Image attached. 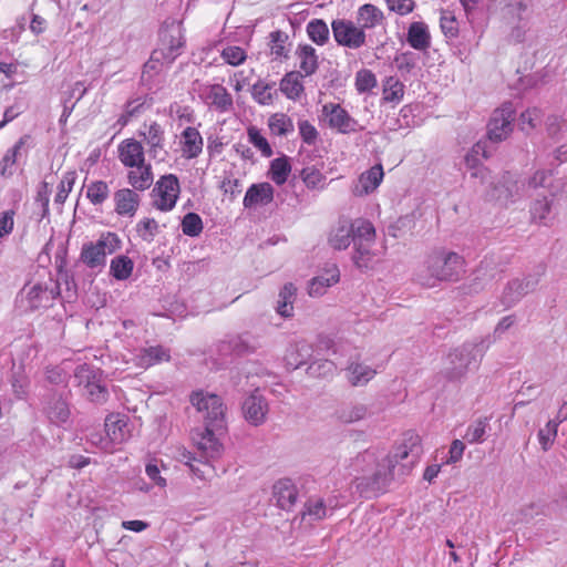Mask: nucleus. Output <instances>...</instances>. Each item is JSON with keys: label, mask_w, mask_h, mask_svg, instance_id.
<instances>
[{"label": "nucleus", "mask_w": 567, "mask_h": 567, "mask_svg": "<svg viewBox=\"0 0 567 567\" xmlns=\"http://www.w3.org/2000/svg\"><path fill=\"white\" fill-rule=\"evenodd\" d=\"M421 453V439L413 432H406L382 462L375 450L359 453L350 463L355 489L367 498L383 493L392 481L412 471Z\"/></svg>", "instance_id": "obj_1"}, {"label": "nucleus", "mask_w": 567, "mask_h": 567, "mask_svg": "<svg viewBox=\"0 0 567 567\" xmlns=\"http://www.w3.org/2000/svg\"><path fill=\"white\" fill-rule=\"evenodd\" d=\"M464 258L444 248L433 250L419 270L417 281L425 287H434L440 281H457L465 272Z\"/></svg>", "instance_id": "obj_2"}, {"label": "nucleus", "mask_w": 567, "mask_h": 567, "mask_svg": "<svg viewBox=\"0 0 567 567\" xmlns=\"http://www.w3.org/2000/svg\"><path fill=\"white\" fill-rule=\"evenodd\" d=\"M484 354L483 342L464 343L446 355L442 369L443 375L450 381H458L467 372L478 368Z\"/></svg>", "instance_id": "obj_3"}, {"label": "nucleus", "mask_w": 567, "mask_h": 567, "mask_svg": "<svg viewBox=\"0 0 567 567\" xmlns=\"http://www.w3.org/2000/svg\"><path fill=\"white\" fill-rule=\"evenodd\" d=\"M122 239L116 233H102L95 241L82 245L80 261L92 270L101 271L106 266V257L122 248Z\"/></svg>", "instance_id": "obj_4"}, {"label": "nucleus", "mask_w": 567, "mask_h": 567, "mask_svg": "<svg viewBox=\"0 0 567 567\" xmlns=\"http://www.w3.org/2000/svg\"><path fill=\"white\" fill-rule=\"evenodd\" d=\"M60 293L59 282L49 274L45 280L25 284L19 297L25 311H35L51 307Z\"/></svg>", "instance_id": "obj_5"}, {"label": "nucleus", "mask_w": 567, "mask_h": 567, "mask_svg": "<svg viewBox=\"0 0 567 567\" xmlns=\"http://www.w3.org/2000/svg\"><path fill=\"white\" fill-rule=\"evenodd\" d=\"M352 243L354 246L353 261L357 267L368 269L372 259L371 246L375 239V229L371 221L358 218L350 225Z\"/></svg>", "instance_id": "obj_6"}, {"label": "nucleus", "mask_w": 567, "mask_h": 567, "mask_svg": "<svg viewBox=\"0 0 567 567\" xmlns=\"http://www.w3.org/2000/svg\"><path fill=\"white\" fill-rule=\"evenodd\" d=\"M524 188L525 184L518 179L516 174L505 172L496 182L491 183L487 195L491 199L507 206L523 197Z\"/></svg>", "instance_id": "obj_7"}, {"label": "nucleus", "mask_w": 567, "mask_h": 567, "mask_svg": "<svg viewBox=\"0 0 567 567\" xmlns=\"http://www.w3.org/2000/svg\"><path fill=\"white\" fill-rule=\"evenodd\" d=\"M515 120V107L512 102H505L496 109L487 124V140L492 143H499L506 140L513 131Z\"/></svg>", "instance_id": "obj_8"}, {"label": "nucleus", "mask_w": 567, "mask_h": 567, "mask_svg": "<svg viewBox=\"0 0 567 567\" xmlns=\"http://www.w3.org/2000/svg\"><path fill=\"white\" fill-rule=\"evenodd\" d=\"M181 193L179 181L176 175L162 176L152 189L153 206L162 212L172 210Z\"/></svg>", "instance_id": "obj_9"}, {"label": "nucleus", "mask_w": 567, "mask_h": 567, "mask_svg": "<svg viewBox=\"0 0 567 567\" xmlns=\"http://www.w3.org/2000/svg\"><path fill=\"white\" fill-rule=\"evenodd\" d=\"M41 411L51 424L61 426L65 424L71 416L65 392L59 390H49L41 400Z\"/></svg>", "instance_id": "obj_10"}, {"label": "nucleus", "mask_w": 567, "mask_h": 567, "mask_svg": "<svg viewBox=\"0 0 567 567\" xmlns=\"http://www.w3.org/2000/svg\"><path fill=\"white\" fill-rule=\"evenodd\" d=\"M192 404L203 414L204 423L214 425L224 424L225 408L219 395L204 391L194 392L190 395Z\"/></svg>", "instance_id": "obj_11"}, {"label": "nucleus", "mask_w": 567, "mask_h": 567, "mask_svg": "<svg viewBox=\"0 0 567 567\" xmlns=\"http://www.w3.org/2000/svg\"><path fill=\"white\" fill-rule=\"evenodd\" d=\"M224 427L223 425H214L212 422L204 423L202 427H197L192 433V440L197 449L207 458H217L221 455L223 444L217 437Z\"/></svg>", "instance_id": "obj_12"}, {"label": "nucleus", "mask_w": 567, "mask_h": 567, "mask_svg": "<svg viewBox=\"0 0 567 567\" xmlns=\"http://www.w3.org/2000/svg\"><path fill=\"white\" fill-rule=\"evenodd\" d=\"M543 270L537 275H528L524 279L514 278L509 280L499 297V302L505 309H509L518 303L524 296L535 290L539 282Z\"/></svg>", "instance_id": "obj_13"}, {"label": "nucleus", "mask_w": 567, "mask_h": 567, "mask_svg": "<svg viewBox=\"0 0 567 567\" xmlns=\"http://www.w3.org/2000/svg\"><path fill=\"white\" fill-rule=\"evenodd\" d=\"M505 266L496 256H486L472 274L470 290L478 292L504 272Z\"/></svg>", "instance_id": "obj_14"}, {"label": "nucleus", "mask_w": 567, "mask_h": 567, "mask_svg": "<svg viewBox=\"0 0 567 567\" xmlns=\"http://www.w3.org/2000/svg\"><path fill=\"white\" fill-rule=\"evenodd\" d=\"M332 33L339 45L349 49H359L367 42V34L360 25L344 19L333 20L331 23Z\"/></svg>", "instance_id": "obj_15"}, {"label": "nucleus", "mask_w": 567, "mask_h": 567, "mask_svg": "<svg viewBox=\"0 0 567 567\" xmlns=\"http://www.w3.org/2000/svg\"><path fill=\"white\" fill-rule=\"evenodd\" d=\"M184 41L179 29L161 33V47L152 52L151 60L163 64H171L181 54Z\"/></svg>", "instance_id": "obj_16"}, {"label": "nucleus", "mask_w": 567, "mask_h": 567, "mask_svg": "<svg viewBox=\"0 0 567 567\" xmlns=\"http://www.w3.org/2000/svg\"><path fill=\"white\" fill-rule=\"evenodd\" d=\"M204 103L217 113H230L234 111L233 95L221 84H205L200 91Z\"/></svg>", "instance_id": "obj_17"}, {"label": "nucleus", "mask_w": 567, "mask_h": 567, "mask_svg": "<svg viewBox=\"0 0 567 567\" xmlns=\"http://www.w3.org/2000/svg\"><path fill=\"white\" fill-rule=\"evenodd\" d=\"M322 113L328 118L329 126L342 134L358 131L359 123L340 104L327 103L322 106Z\"/></svg>", "instance_id": "obj_18"}, {"label": "nucleus", "mask_w": 567, "mask_h": 567, "mask_svg": "<svg viewBox=\"0 0 567 567\" xmlns=\"http://www.w3.org/2000/svg\"><path fill=\"white\" fill-rule=\"evenodd\" d=\"M554 197L555 195L551 193L550 196L537 197L532 202L529 213L533 223L546 227L554 225L557 217Z\"/></svg>", "instance_id": "obj_19"}, {"label": "nucleus", "mask_w": 567, "mask_h": 567, "mask_svg": "<svg viewBox=\"0 0 567 567\" xmlns=\"http://www.w3.org/2000/svg\"><path fill=\"white\" fill-rule=\"evenodd\" d=\"M243 413L248 423L258 426L266 420L268 402L258 391H254L243 403Z\"/></svg>", "instance_id": "obj_20"}, {"label": "nucleus", "mask_w": 567, "mask_h": 567, "mask_svg": "<svg viewBox=\"0 0 567 567\" xmlns=\"http://www.w3.org/2000/svg\"><path fill=\"white\" fill-rule=\"evenodd\" d=\"M114 212L118 216L133 217L138 210L141 196L134 189L124 187L113 194Z\"/></svg>", "instance_id": "obj_21"}, {"label": "nucleus", "mask_w": 567, "mask_h": 567, "mask_svg": "<svg viewBox=\"0 0 567 567\" xmlns=\"http://www.w3.org/2000/svg\"><path fill=\"white\" fill-rule=\"evenodd\" d=\"M169 360L171 350L161 344L143 347L134 357L135 365L142 369H148Z\"/></svg>", "instance_id": "obj_22"}, {"label": "nucleus", "mask_w": 567, "mask_h": 567, "mask_svg": "<svg viewBox=\"0 0 567 567\" xmlns=\"http://www.w3.org/2000/svg\"><path fill=\"white\" fill-rule=\"evenodd\" d=\"M118 159L125 166L134 168L145 163L144 147L135 138H126L117 146Z\"/></svg>", "instance_id": "obj_23"}, {"label": "nucleus", "mask_w": 567, "mask_h": 567, "mask_svg": "<svg viewBox=\"0 0 567 567\" xmlns=\"http://www.w3.org/2000/svg\"><path fill=\"white\" fill-rule=\"evenodd\" d=\"M144 131L140 132V136H142L147 146H148V153L153 158H157L159 156V153L164 151L165 145V131L163 126L153 121L150 124L144 123L143 125Z\"/></svg>", "instance_id": "obj_24"}, {"label": "nucleus", "mask_w": 567, "mask_h": 567, "mask_svg": "<svg viewBox=\"0 0 567 567\" xmlns=\"http://www.w3.org/2000/svg\"><path fill=\"white\" fill-rule=\"evenodd\" d=\"M204 140L194 126H187L181 133L182 156L185 159L197 158L203 153Z\"/></svg>", "instance_id": "obj_25"}, {"label": "nucleus", "mask_w": 567, "mask_h": 567, "mask_svg": "<svg viewBox=\"0 0 567 567\" xmlns=\"http://www.w3.org/2000/svg\"><path fill=\"white\" fill-rule=\"evenodd\" d=\"M105 432L109 441L113 444H122L131 437V429L127 416L111 414L105 419Z\"/></svg>", "instance_id": "obj_26"}, {"label": "nucleus", "mask_w": 567, "mask_h": 567, "mask_svg": "<svg viewBox=\"0 0 567 567\" xmlns=\"http://www.w3.org/2000/svg\"><path fill=\"white\" fill-rule=\"evenodd\" d=\"M382 178V166L375 165L360 175L358 181L352 185L351 192L358 197L369 195L380 185Z\"/></svg>", "instance_id": "obj_27"}, {"label": "nucleus", "mask_w": 567, "mask_h": 567, "mask_svg": "<svg viewBox=\"0 0 567 567\" xmlns=\"http://www.w3.org/2000/svg\"><path fill=\"white\" fill-rule=\"evenodd\" d=\"M272 497L278 507L289 511L298 497L297 486L289 478H281L272 486Z\"/></svg>", "instance_id": "obj_28"}, {"label": "nucleus", "mask_w": 567, "mask_h": 567, "mask_svg": "<svg viewBox=\"0 0 567 567\" xmlns=\"http://www.w3.org/2000/svg\"><path fill=\"white\" fill-rule=\"evenodd\" d=\"M275 189L269 183L252 184L246 192L243 204L245 208L266 206L274 200Z\"/></svg>", "instance_id": "obj_29"}, {"label": "nucleus", "mask_w": 567, "mask_h": 567, "mask_svg": "<svg viewBox=\"0 0 567 567\" xmlns=\"http://www.w3.org/2000/svg\"><path fill=\"white\" fill-rule=\"evenodd\" d=\"M127 183L135 192H144L148 189L154 182V174L152 165L143 163L141 165L131 168L127 172Z\"/></svg>", "instance_id": "obj_30"}, {"label": "nucleus", "mask_w": 567, "mask_h": 567, "mask_svg": "<svg viewBox=\"0 0 567 567\" xmlns=\"http://www.w3.org/2000/svg\"><path fill=\"white\" fill-rule=\"evenodd\" d=\"M406 41L411 48L417 51H426L431 47L429 27L423 21H414L409 25Z\"/></svg>", "instance_id": "obj_31"}, {"label": "nucleus", "mask_w": 567, "mask_h": 567, "mask_svg": "<svg viewBox=\"0 0 567 567\" xmlns=\"http://www.w3.org/2000/svg\"><path fill=\"white\" fill-rule=\"evenodd\" d=\"M372 414L369 405L359 402L344 404L336 411L338 421L343 424H352L365 420Z\"/></svg>", "instance_id": "obj_32"}, {"label": "nucleus", "mask_w": 567, "mask_h": 567, "mask_svg": "<svg viewBox=\"0 0 567 567\" xmlns=\"http://www.w3.org/2000/svg\"><path fill=\"white\" fill-rule=\"evenodd\" d=\"M299 61V71L301 75L311 76L319 68L318 54L310 44H299L295 52Z\"/></svg>", "instance_id": "obj_33"}, {"label": "nucleus", "mask_w": 567, "mask_h": 567, "mask_svg": "<svg viewBox=\"0 0 567 567\" xmlns=\"http://www.w3.org/2000/svg\"><path fill=\"white\" fill-rule=\"evenodd\" d=\"M340 279V272L336 265H331L324 272L315 277L309 285V295L312 297L322 296L328 287L333 286Z\"/></svg>", "instance_id": "obj_34"}, {"label": "nucleus", "mask_w": 567, "mask_h": 567, "mask_svg": "<svg viewBox=\"0 0 567 567\" xmlns=\"http://www.w3.org/2000/svg\"><path fill=\"white\" fill-rule=\"evenodd\" d=\"M305 76L301 75L300 72L290 71L287 72L284 78L280 80L279 90L280 92L289 100L297 101L300 99L305 91V86L302 83V79Z\"/></svg>", "instance_id": "obj_35"}, {"label": "nucleus", "mask_w": 567, "mask_h": 567, "mask_svg": "<svg viewBox=\"0 0 567 567\" xmlns=\"http://www.w3.org/2000/svg\"><path fill=\"white\" fill-rule=\"evenodd\" d=\"M383 20V12L374 4L365 3L358 10V23L363 29V32L381 25Z\"/></svg>", "instance_id": "obj_36"}, {"label": "nucleus", "mask_w": 567, "mask_h": 567, "mask_svg": "<svg viewBox=\"0 0 567 567\" xmlns=\"http://www.w3.org/2000/svg\"><path fill=\"white\" fill-rule=\"evenodd\" d=\"M251 97L259 105H271L278 96L276 82H266L259 79L250 90Z\"/></svg>", "instance_id": "obj_37"}, {"label": "nucleus", "mask_w": 567, "mask_h": 567, "mask_svg": "<svg viewBox=\"0 0 567 567\" xmlns=\"http://www.w3.org/2000/svg\"><path fill=\"white\" fill-rule=\"evenodd\" d=\"M297 288L288 282L280 289L276 306V311L284 318L293 316V302L296 300Z\"/></svg>", "instance_id": "obj_38"}, {"label": "nucleus", "mask_w": 567, "mask_h": 567, "mask_svg": "<svg viewBox=\"0 0 567 567\" xmlns=\"http://www.w3.org/2000/svg\"><path fill=\"white\" fill-rule=\"evenodd\" d=\"M332 507L326 505L322 498L311 497L305 504L302 520H307L309 524L321 520L327 517L328 512H332Z\"/></svg>", "instance_id": "obj_39"}, {"label": "nucleus", "mask_w": 567, "mask_h": 567, "mask_svg": "<svg viewBox=\"0 0 567 567\" xmlns=\"http://www.w3.org/2000/svg\"><path fill=\"white\" fill-rule=\"evenodd\" d=\"M348 381L353 386H363L372 380L377 373L370 365L352 362L348 369Z\"/></svg>", "instance_id": "obj_40"}, {"label": "nucleus", "mask_w": 567, "mask_h": 567, "mask_svg": "<svg viewBox=\"0 0 567 567\" xmlns=\"http://www.w3.org/2000/svg\"><path fill=\"white\" fill-rule=\"evenodd\" d=\"M86 188L85 197L93 206L103 205L110 196V187L105 181H92L84 185Z\"/></svg>", "instance_id": "obj_41"}, {"label": "nucleus", "mask_w": 567, "mask_h": 567, "mask_svg": "<svg viewBox=\"0 0 567 567\" xmlns=\"http://www.w3.org/2000/svg\"><path fill=\"white\" fill-rule=\"evenodd\" d=\"M133 269V260L125 255L114 257L110 264V275L120 281L128 279L132 276Z\"/></svg>", "instance_id": "obj_42"}, {"label": "nucleus", "mask_w": 567, "mask_h": 567, "mask_svg": "<svg viewBox=\"0 0 567 567\" xmlns=\"http://www.w3.org/2000/svg\"><path fill=\"white\" fill-rule=\"evenodd\" d=\"M268 126L271 134L287 136L295 131L292 120L285 113H275L268 118Z\"/></svg>", "instance_id": "obj_43"}, {"label": "nucleus", "mask_w": 567, "mask_h": 567, "mask_svg": "<svg viewBox=\"0 0 567 567\" xmlns=\"http://www.w3.org/2000/svg\"><path fill=\"white\" fill-rule=\"evenodd\" d=\"M291 172V165L287 156L275 158L270 163L269 176L277 185H284Z\"/></svg>", "instance_id": "obj_44"}, {"label": "nucleus", "mask_w": 567, "mask_h": 567, "mask_svg": "<svg viewBox=\"0 0 567 567\" xmlns=\"http://www.w3.org/2000/svg\"><path fill=\"white\" fill-rule=\"evenodd\" d=\"M288 40L289 35L281 30H276L269 33L270 54L274 56V59L278 60L282 58H288Z\"/></svg>", "instance_id": "obj_45"}, {"label": "nucleus", "mask_w": 567, "mask_h": 567, "mask_svg": "<svg viewBox=\"0 0 567 567\" xmlns=\"http://www.w3.org/2000/svg\"><path fill=\"white\" fill-rule=\"evenodd\" d=\"M28 136H22L19 141L9 148L0 161V174L2 176L12 175L13 166L17 163V158L20 155V151L25 144Z\"/></svg>", "instance_id": "obj_46"}, {"label": "nucleus", "mask_w": 567, "mask_h": 567, "mask_svg": "<svg viewBox=\"0 0 567 567\" xmlns=\"http://www.w3.org/2000/svg\"><path fill=\"white\" fill-rule=\"evenodd\" d=\"M404 95V84L394 76H388L383 81V101L399 103Z\"/></svg>", "instance_id": "obj_47"}, {"label": "nucleus", "mask_w": 567, "mask_h": 567, "mask_svg": "<svg viewBox=\"0 0 567 567\" xmlns=\"http://www.w3.org/2000/svg\"><path fill=\"white\" fill-rule=\"evenodd\" d=\"M309 39L318 45H323L329 40V28L321 19H312L307 24Z\"/></svg>", "instance_id": "obj_48"}, {"label": "nucleus", "mask_w": 567, "mask_h": 567, "mask_svg": "<svg viewBox=\"0 0 567 567\" xmlns=\"http://www.w3.org/2000/svg\"><path fill=\"white\" fill-rule=\"evenodd\" d=\"M300 177L309 189L321 190L326 186V176L316 166L305 167Z\"/></svg>", "instance_id": "obj_49"}, {"label": "nucleus", "mask_w": 567, "mask_h": 567, "mask_svg": "<svg viewBox=\"0 0 567 567\" xmlns=\"http://www.w3.org/2000/svg\"><path fill=\"white\" fill-rule=\"evenodd\" d=\"M530 0H508L505 4V14L518 22L526 21L529 16Z\"/></svg>", "instance_id": "obj_50"}, {"label": "nucleus", "mask_w": 567, "mask_h": 567, "mask_svg": "<svg viewBox=\"0 0 567 567\" xmlns=\"http://www.w3.org/2000/svg\"><path fill=\"white\" fill-rule=\"evenodd\" d=\"M488 427V419L481 417L468 425L464 439L470 444L482 443L485 440Z\"/></svg>", "instance_id": "obj_51"}, {"label": "nucleus", "mask_w": 567, "mask_h": 567, "mask_svg": "<svg viewBox=\"0 0 567 567\" xmlns=\"http://www.w3.org/2000/svg\"><path fill=\"white\" fill-rule=\"evenodd\" d=\"M247 137L248 142L252 144L264 157H270L274 154L269 142L257 126L251 125L247 128Z\"/></svg>", "instance_id": "obj_52"}, {"label": "nucleus", "mask_w": 567, "mask_h": 567, "mask_svg": "<svg viewBox=\"0 0 567 567\" xmlns=\"http://www.w3.org/2000/svg\"><path fill=\"white\" fill-rule=\"evenodd\" d=\"M76 172L75 171H68L63 174L62 179L59 183L58 186V193L54 197V203L58 205H63L71 193L75 181H76Z\"/></svg>", "instance_id": "obj_53"}, {"label": "nucleus", "mask_w": 567, "mask_h": 567, "mask_svg": "<svg viewBox=\"0 0 567 567\" xmlns=\"http://www.w3.org/2000/svg\"><path fill=\"white\" fill-rule=\"evenodd\" d=\"M354 85L357 91L362 94L374 89L378 85V80L371 70L361 69L355 73Z\"/></svg>", "instance_id": "obj_54"}, {"label": "nucleus", "mask_w": 567, "mask_h": 567, "mask_svg": "<svg viewBox=\"0 0 567 567\" xmlns=\"http://www.w3.org/2000/svg\"><path fill=\"white\" fill-rule=\"evenodd\" d=\"M351 241V229L347 225L339 226L329 237V244L337 250L348 248Z\"/></svg>", "instance_id": "obj_55"}, {"label": "nucleus", "mask_w": 567, "mask_h": 567, "mask_svg": "<svg viewBox=\"0 0 567 567\" xmlns=\"http://www.w3.org/2000/svg\"><path fill=\"white\" fill-rule=\"evenodd\" d=\"M203 220L196 213H187L182 219V230L184 235L197 237L203 231Z\"/></svg>", "instance_id": "obj_56"}, {"label": "nucleus", "mask_w": 567, "mask_h": 567, "mask_svg": "<svg viewBox=\"0 0 567 567\" xmlns=\"http://www.w3.org/2000/svg\"><path fill=\"white\" fill-rule=\"evenodd\" d=\"M491 156L485 142H477L472 150L465 155L464 162L467 169L478 166L480 157L488 158Z\"/></svg>", "instance_id": "obj_57"}, {"label": "nucleus", "mask_w": 567, "mask_h": 567, "mask_svg": "<svg viewBox=\"0 0 567 567\" xmlns=\"http://www.w3.org/2000/svg\"><path fill=\"white\" fill-rule=\"evenodd\" d=\"M220 56L225 63L231 66H238L243 64L247 59L246 51L238 45L225 47L220 52Z\"/></svg>", "instance_id": "obj_58"}, {"label": "nucleus", "mask_w": 567, "mask_h": 567, "mask_svg": "<svg viewBox=\"0 0 567 567\" xmlns=\"http://www.w3.org/2000/svg\"><path fill=\"white\" fill-rule=\"evenodd\" d=\"M51 188L48 182H41L37 188V195L34 197V204L40 207V216L44 218L49 215V202H50Z\"/></svg>", "instance_id": "obj_59"}, {"label": "nucleus", "mask_w": 567, "mask_h": 567, "mask_svg": "<svg viewBox=\"0 0 567 567\" xmlns=\"http://www.w3.org/2000/svg\"><path fill=\"white\" fill-rule=\"evenodd\" d=\"M558 422L549 420L545 427L538 431V440L544 451H547L553 445L558 431Z\"/></svg>", "instance_id": "obj_60"}, {"label": "nucleus", "mask_w": 567, "mask_h": 567, "mask_svg": "<svg viewBox=\"0 0 567 567\" xmlns=\"http://www.w3.org/2000/svg\"><path fill=\"white\" fill-rule=\"evenodd\" d=\"M138 236L145 241H152L159 233V225L154 218H144L136 224Z\"/></svg>", "instance_id": "obj_61"}, {"label": "nucleus", "mask_w": 567, "mask_h": 567, "mask_svg": "<svg viewBox=\"0 0 567 567\" xmlns=\"http://www.w3.org/2000/svg\"><path fill=\"white\" fill-rule=\"evenodd\" d=\"M416 61V55L413 52L406 51L394 58V65L402 75H406L415 69Z\"/></svg>", "instance_id": "obj_62"}, {"label": "nucleus", "mask_w": 567, "mask_h": 567, "mask_svg": "<svg viewBox=\"0 0 567 567\" xmlns=\"http://www.w3.org/2000/svg\"><path fill=\"white\" fill-rule=\"evenodd\" d=\"M337 367L331 360H317L308 367V373L312 377L326 378L332 375Z\"/></svg>", "instance_id": "obj_63"}, {"label": "nucleus", "mask_w": 567, "mask_h": 567, "mask_svg": "<svg viewBox=\"0 0 567 567\" xmlns=\"http://www.w3.org/2000/svg\"><path fill=\"white\" fill-rule=\"evenodd\" d=\"M542 114L536 107L528 109L519 116V125L522 131L533 130L540 123Z\"/></svg>", "instance_id": "obj_64"}]
</instances>
